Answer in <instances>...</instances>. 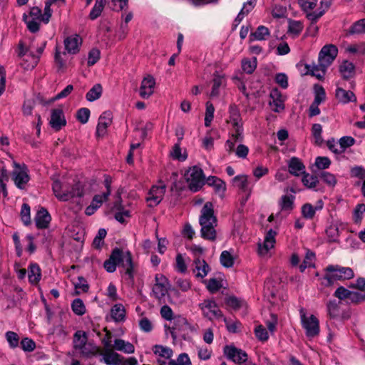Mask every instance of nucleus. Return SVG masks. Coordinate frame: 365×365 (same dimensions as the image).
Here are the masks:
<instances>
[{"label": "nucleus", "mask_w": 365, "mask_h": 365, "mask_svg": "<svg viewBox=\"0 0 365 365\" xmlns=\"http://www.w3.org/2000/svg\"><path fill=\"white\" fill-rule=\"evenodd\" d=\"M223 83V78L220 76L215 75L213 79L212 88L210 93V97H216L219 95V88Z\"/></svg>", "instance_id": "obj_54"}, {"label": "nucleus", "mask_w": 365, "mask_h": 365, "mask_svg": "<svg viewBox=\"0 0 365 365\" xmlns=\"http://www.w3.org/2000/svg\"><path fill=\"white\" fill-rule=\"evenodd\" d=\"M220 262L225 267H231L234 264V258L228 251H223L220 255Z\"/></svg>", "instance_id": "obj_51"}, {"label": "nucleus", "mask_w": 365, "mask_h": 365, "mask_svg": "<svg viewBox=\"0 0 365 365\" xmlns=\"http://www.w3.org/2000/svg\"><path fill=\"white\" fill-rule=\"evenodd\" d=\"M199 222L201 226L200 233L204 239L214 241L216 239L215 227L217 220L214 215L213 205L211 202H206L201 210Z\"/></svg>", "instance_id": "obj_1"}, {"label": "nucleus", "mask_w": 365, "mask_h": 365, "mask_svg": "<svg viewBox=\"0 0 365 365\" xmlns=\"http://www.w3.org/2000/svg\"><path fill=\"white\" fill-rule=\"evenodd\" d=\"M155 283L153 287V294L159 300L163 298L168 292L169 283L163 274H157L155 277Z\"/></svg>", "instance_id": "obj_9"}, {"label": "nucleus", "mask_w": 365, "mask_h": 365, "mask_svg": "<svg viewBox=\"0 0 365 365\" xmlns=\"http://www.w3.org/2000/svg\"><path fill=\"white\" fill-rule=\"evenodd\" d=\"M327 274L324 277V284L327 286L332 284L336 280H345L354 277L352 269L339 265H329L325 269Z\"/></svg>", "instance_id": "obj_3"}, {"label": "nucleus", "mask_w": 365, "mask_h": 365, "mask_svg": "<svg viewBox=\"0 0 365 365\" xmlns=\"http://www.w3.org/2000/svg\"><path fill=\"white\" fill-rule=\"evenodd\" d=\"M304 174V175L302 178V182L304 185L308 188L315 187L319 182L317 177L308 173L305 174V173Z\"/></svg>", "instance_id": "obj_49"}, {"label": "nucleus", "mask_w": 365, "mask_h": 365, "mask_svg": "<svg viewBox=\"0 0 365 365\" xmlns=\"http://www.w3.org/2000/svg\"><path fill=\"white\" fill-rule=\"evenodd\" d=\"M339 72L344 79H350L355 75V66L351 62L344 61L339 66Z\"/></svg>", "instance_id": "obj_24"}, {"label": "nucleus", "mask_w": 365, "mask_h": 365, "mask_svg": "<svg viewBox=\"0 0 365 365\" xmlns=\"http://www.w3.org/2000/svg\"><path fill=\"white\" fill-rule=\"evenodd\" d=\"M113 348L125 354H133L135 351V347L130 342L121 339H115Z\"/></svg>", "instance_id": "obj_23"}, {"label": "nucleus", "mask_w": 365, "mask_h": 365, "mask_svg": "<svg viewBox=\"0 0 365 365\" xmlns=\"http://www.w3.org/2000/svg\"><path fill=\"white\" fill-rule=\"evenodd\" d=\"M155 85V81L152 76L148 75L145 76L143 79L139 89V94L140 97L144 99H147L151 96L154 92Z\"/></svg>", "instance_id": "obj_14"}, {"label": "nucleus", "mask_w": 365, "mask_h": 365, "mask_svg": "<svg viewBox=\"0 0 365 365\" xmlns=\"http://www.w3.org/2000/svg\"><path fill=\"white\" fill-rule=\"evenodd\" d=\"M204 317L210 320L223 318L222 313L215 300L207 299L199 304Z\"/></svg>", "instance_id": "obj_6"}, {"label": "nucleus", "mask_w": 365, "mask_h": 365, "mask_svg": "<svg viewBox=\"0 0 365 365\" xmlns=\"http://www.w3.org/2000/svg\"><path fill=\"white\" fill-rule=\"evenodd\" d=\"M106 0H96L95 4L89 14L91 19L94 20L100 16L106 5Z\"/></svg>", "instance_id": "obj_36"}, {"label": "nucleus", "mask_w": 365, "mask_h": 365, "mask_svg": "<svg viewBox=\"0 0 365 365\" xmlns=\"http://www.w3.org/2000/svg\"><path fill=\"white\" fill-rule=\"evenodd\" d=\"M5 337L6 339L7 342L9 343V346L11 349L16 348L19 346V337L16 332L8 331L5 334Z\"/></svg>", "instance_id": "obj_44"}, {"label": "nucleus", "mask_w": 365, "mask_h": 365, "mask_svg": "<svg viewBox=\"0 0 365 365\" xmlns=\"http://www.w3.org/2000/svg\"><path fill=\"white\" fill-rule=\"evenodd\" d=\"M73 284L76 289V292L78 294L86 292L88 290V284H87L86 280L82 277H78L77 280L73 282Z\"/></svg>", "instance_id": "obj_42"}, {"label": "nucleus", "mask_w": 365, "mask_h": 365, "mask_svg": "<svg viewBox=\"0 0 365 365\" xmlns=\"http://www.w3.org/2000/svg\"><path fill=\"white\" fill-rule=\"evenodd\" d=\"M87 334L85 331L78 330L73 336V347L78 350L87 344Z\"/></svg>", "instance_id": "obj_29"}, {"label": "nucleus", "mask_w": 365, "mask_h": 365, "mask_svg": "<svg viewBox=\"0 0 365 365\" xmlns=\"http://www.w3.org/2000/svg\"><path fill=\"white\" fill-rule=\"evenodd\" d=\"M207 184L214 187L216 192L222 194L226 190L225 183L220 178L212 176L207 180Z\"/></svg>", "instance_id": "obj_37"}, {"label": "nucleus", "mask_w": 365, "mask_h": 365, "mask_svg": "<svg viewBox=\"0 0 365 365\" xmlns=\"http://www.w3.org/2000/svg\"><path fill=\"white\" fill-rule=\"evenodd\" d=\"M289 171L292 175L299 176L305 173V167L299 159L293 157L289 162Z\"/></svg>", "instance_id": "obj_25"}, {"label": "nucleus", "mask_w": 365, "mask_h": 365, "mask_svg": "<svg viewBox=\"0 0 365 365\" xmlns=\"http://www.w3.org/2000/svg\"><path fill=\"white\" fill-rule=\"evenodd\" d=\"M197 356L203 361H206L210 359L212 355V351L205 346H197Z\"/></svg>", "instance_id": "obj_64"}, {"label": "nucleus", "mask_w": 365, "mask_h": 365, "mask_svg": "<svg viewBox=\"0 0 365 365\" xmlns=\"http://www.w3.org/2000/svg\"><path fill=\"white\" fill-rule=\"evenodd\" d=\"M112 122V114L109 111L102 113L98 119L96 128L97 137H103L107 133V128Z\"/></svg>", "instance_id": "obj_16"}, {"label": "nucleus", "mask_w": 365, "mask_h": 365, "mask_svg": "<svg viewBox=\"0 0 365 365\" xmlns=\"http://www.w3.org/2000/svg\"><path fill=\"white\" fill-rule=\"evenodd\" d=\"M35 223L38 229L47 228L51 220V217L48 211L44 208H41L35 216Z\"/></svg>", "instance_id": "obj_20"}, {"label": "nucleus", "mask_w": 365, "mask_h": 365, "mask_svg": "<svg viewBox=\"0 0 365 365\" xmlns=\"http://www.w3.org/2000/svg\"><path fill=\"white\" fill-rule=\"evenodd\" d=\"M90 117V110L86 108H82L77 112V118L83 124L88 122Z\"/></svg>", "instance_id": "obj_63"}, {"label": "nucleus", "mask_w": 365, "mask_h": 365, "mask_svg": "<svg viewBox=\"0 0 365 365\" xmlns=\"http://www.w3.org/2000/svg\"><path fill=\"white\" fill-rule=\"evenodd\" d=\"M107 232L105 229H99L97 235L93 240V246L96 249H101L104 243V238L106 237Z\"/></svg>", "instance_id": "obj_47"}, {"label": "nucleus", "mask_w": 365, "mask_h": 365, "mask_svg": "<svg viewBox=\"0 0 365 365\" xmlns=\"http://www.w3.org/2000/svg\"><path fill=\"white\" fill-rule=\"evenodd\" d=\"M314 257L315 255L314 252L309 250L307 252L305 258L303 262L299 266L300 272H304L307 267H311L312 265V261L314 259Z\"/></svg>", "instance_id": "obj_55"}, {"label": "nucleus", "mask_w": 365, "mask_h": 365, "mask_svg": "<svg viewBox=\"0 0 365 365\" xmlns=\"http://www.w3.org/2000/svg\"><path fill=\"white\" fill-rule=\"evenodd\" d=\"M210 272V267L207 263L200 257L196 258L193 262L192 272L197 278H203Z\"/></svg>", "instance_id": "obj_18"}, {"label": "nucleus", "mask_w": 365, "mask_h": 365, "mask_svg": "<svg viewBox=\"0 0 365 365\" xmlns=\"http://www.w3.org/2000/svg\"><path fill=\"white\" fill-rule=\"evenodd\" d=\"M215 108L210 102L206 103L205 125L209 127L214 117Z\"/></svg>", "instance_id": "obj_50"}, {"label": "nucleus", "mask_w": 365, "mask_h": 365, "mask_svg": "<svg viewBox=\"0 0 365 365\" xmlns=\"http://www.w3.org/2000/svg\"><path fill=\"white\" fill-rule=\"evenodd\" d=\"M65 194H70L68 197V201L70 200L79 199L84 195V190L83 185L78 182L75 183L70 190H64Z\"/></svg>", "instance_id": "obj_26"}, {"label": "nucleus", "mask_w": 365, "mask_h": 365, "mask_svg": "<svg viewBox=\"0 0 365 365\" xmlns=\"http://www.w3.org/2000/svg\"><path fill=\"white\" fill-rule=\"evenodd\" d=\"M21 218L26 226H28L31 223V210L29 205L26 203H24L21 206Z\"/></svg>", "instance_id": "obj_43"}, {"label": "nucleus", "mask_w": 365, "mask_h": 365, "mask_svg": "<svg viewBox=\"0 0 365 365\" xmlns=\"http://www.w3.org/2000/svg\"><path fill=\"white\" fill-rule=\"evenodd\" d=\"M303 29L302 24L299 21L289 20L288 32L295 36L299 35Z\"/></svg>", "instance_id": "obj_46"}, {"label": "nucleus", "mask_w": 365, "mask_h": 365, "mask_svg": "<svg viewBox=\"0 0 365 365\" xmlns=\"http://www.w3.org/2000/svg\"><path fill=\"white\" fill-rule=\"evenodd\" d=\"M277 235V232L273 230L270 229L267 231L263 243L258 244V254L261 257H267L268 253L270 250L273 249L275 245V237Z\"/></svg>", "instance_id": "obj_10"}, {"label": "nucleus", "mask_w": 365, "mask_h": 365, "mask_svg": "<svg viewBox=\"0 0 365 365\" xmlns=\"http://www.w3.org/2000/svg\"><path fill=\"white\" fill-rule=\"evenodd\" d=\"M269 36V29L264 26H259L255 32L251 34L250 38L251 40L263 41L265 40Z\"/></svg>", "instance_id": "obj_34"}, {"label": "nucleus", "mask_w": 365, "mask_h": 365, "mask_svg": "<svg viewBox=\"0 0 365 365\" xmlns=\"http://www.w3.org/2000/svg\"><path fill=\"white\" fill-rule=\"evenodd\" d=\"M191 190L197 191L204 184V175L201 168L194 166L188 169L184 175Z\"/></svg>", "instance_id": "obj_5"}, {"label": "nucleus", "mask_w": 365, "mask_h": 365, "mask_svg": "<svg viewBox=\"0 0 365 365\" xmlns=\"http://www.w3.org/2000/svg\"><path fill=\"white\" fill-rule=\"evenodd\" d=\"M23 19L26 24L28 29L31 32L36 33L39 30L40 23L42 21L32 19L30 17H29L28 15H26V14H24Z\"/></svg>", "instance_id": "obj_40"}, {"label": "nucleus", "mask_w": 365, "mask_h": 365, "mask_svg": "<svg viewBox=\"0 0 365 365\" xmlns=\"http://www.w3.org/2000/svg\"><path fill=\"white\" fill-rule=\"evenodd\" d=\"M316 213L314 206L309 203L304 204L302 207V214L306 219H312Z\"/></svg>", "instance_id": "obj_58"}, {"label": "nucleus", "mask_w": 365, "mask_h": 365, "mask_svg": "<svg viewBox=\"0 0 365 365\" xmlns=\"http://www.w3.org/2000/svg\"><path fill=\"white\" fill-rule=\"evenodd\" d=\"M14 170L12 172V178L17 187L23 189L29 180L28 169L25 164H19L14 162Z\"/></svg>", "instance_id": "obj_7"}, {"label": "nucleus", "mask_w": 365, "mask_h": 365, "mask_svg": "<svg viewBox=\"0 0 365 365\" xmlns=\"http://www.w3.org/2000/svg\"><path fill=\"white\" fill-rule=\"evenodd\" d=\"M108 196L109 192H103L102 195H96L93 198L91 205H93L97 209H98L103 202L108 200Z\"/></svg>", "instance_id": "obj_62"}, {"label": "nucleus", "mask_w": 365, "mask_h": 365, "mask_svg": "<svg viewBox=\"0 0 365 365\" xmlns=\"http://www.w3.org/2000/svg\"><path fill=\"white\" fill-rule=\"evenodd\" d=\"M153 351L156 356L158 365H163V363H168L172 359L173 351L172 349L163 345H155L153 348Z\"/></svg>", "instance_id": "obj_12"}, {"label": "nucleus", "mask_w": 365, "mask_h": 365, "mask_svg": "<svg viewBox=\"0 0 365 365\" xmlns=\"http://www.w3.org/2000/svg\"><path fill=\"white\" fill-rule=\"evenodd\" d=\"M163 365H192V362L187 354L181 353L176 359H172L168 363H163Z\"/></svg>", "instance_id": "obj_31"}, {"label": "nucleus", "mask_w": 365, "mask_h": 365, "mask_svg": "<svg viewBox=\"0 0 365 365\" xmlns=\"http://www.w3.org/2000/svg\"><path fill=\"white\" fill-rule=\"evenodd\" d=\"M327 68L328 67H323L322 62L319 61L317 65L312 63L307 66L308 71L318 79H322L324 78Z\"/></svg>", "instance_id": "obj_28"}, {"label": "nucleus", "mask_w": 365, "mask_h": 365, "mask_svg": "<svg viewBox=\"0 0 365 365\" xmlns=\"http://www.w3.org/2000/svg\"><path fill=\"white\" fill-rule=\"evenodd\" d=\"M21 346L24 351L31 352L36 349V343L31 339L26 337L21 341Z\"/></svg>", "instance_id": "obj_56"}, {"label": "nucleus", "mask_w": 365, "mask_h": 365, "mask_svg": "<svg viewBox=\"0 0 365 365\" xmlns=\"http://www.w3.org/2000/svg\"><path fill=\"white\" fill-rule=\"evenodd\" d=\"M225 354L235 363H244L247 360V354L242 349L235 346H227L224 350Z\"/></svg>", "instance_id": "obj_15"}, {"label": "nucleus", "mask_w": 365, "mask_h": 365, "mask_svg": "<svg viewBox=\"0 0 365 365\" xmlns=\"http://www.w3.org/2000/svg\"><path fill=\"white\" fill-rule=\"evenodd\" d=\"M66 123L63 110L61 109H53L51 110L49 124L52 128L58 131L61 129Z\"/></svg>", "instance_id": "obj_17"}, {"label": "nucleus", "mask_w": 365, "mask_h": 365, "mask_svg": "<svg viewBox=\"0 0 365 365\" xmlns=\"http://www.w3.org/2000/svg\"><path fill=\"white\" fill-rule=\"evenodd\" d=\"M294 197L293 195H282L279 204L282 210L291 211L293 209Z\"/></svg>", "instance_id": "obj_35"}, {"label": "nucleus", "mask_w": 365, "mask_h": 365, "mask_svg": "<svg viewBox=\"0 0 365 365\" xmlns=\"http://www.w3.org/2000/svg\"><path fill=\"white\" fill-rule=\"evenodd\" d=\"M81 44V38L78 35L70 36L64 40L65 49L71 54L78 53L79 51Z\"/></svg>", "instance_id": "obj_19"}, {"label": "nucleus", "mask_w": 365, "mask_h": 365, "mask_svg": "<svg viewBox=\"0 0 365 365\" xmlns=\"http://www.w3.org/2000/svg\"><path fill=\"white\" fill-rule=\"evenodd\" d=\"M322 127L320 124L316 123L312 125V133L314 138V143L317 145H320L322 141Z\"/></svg>", "instance_id": "obj_52"}, {"label": "nucleus", "mask_w": 365, "mask_h": 365, "mask_svg": "<svg viewBox=\"0 0 365 365\" xmlns=\"http://www.w3.org/2000/svg\"><path fill=\"white\" fill-rule=\"evenodd\" d=\"M78 351L82 355L86 357H90L97 354L100 350L99 348L96 345L91 343H87L85 346L78 349Z\"/></svg>", "instance_id": "obj_38"}, {"label": "nucleus", "mask_w": 365, "mask_h": 365, "mask_svg": "<svg viewBox=\"0 0 365 365\" xmlns=\"http://www.w3.org/2000/svg\"><path fill=\"white\" fill-rule=\"evenodd\" d=\"M120 264L125 269V274L129 278L133 277V262L131 255L129 252H123L119 249L113 251L110 258L104 262V268L108 272H113L116 265Z\"/></svg>", "instance_id": "obj_2"}, {"label": "nucleus", "mask_w": 365, "mask_h": 365, "mask_svg": "<svg viewBox=\"0 0 365 365\" xmlns=\"http://www.w3.org/2000/svg\"><path fill=\"white\" fill-rule=\"evenodd\" d=\"M338 53V49L333 44L322 47L319 53V61L322 62L323 67H329L334 61Z\"/></svg>", "instance_id": "obj_8"}, {"label": "nucleus", "mask_w": 365, "mask_h": 365, "mask_svg": "<svg viewBox=\"0 0 365 365\" xmlns=\"http://www.w3.org/2000/svg\"><path fill=\"white\" fill-rule=\"evenodd\" d=\"M173 319L174 320L173 327H172L173 329H192V325L187 322L186 318L182 316H177L173 317Z\"/></svg>", "instance_id": "obj_32"}, {"label": "nucleus", "mask_w": 365, "mask_h": 365, "mask_svg": "<svg viewBox=\"0 0 365 365\" xmlns=\"http://www.w3.org/2000/svg\"><path fill=\"white\" fill-rule=\"evenodd\" d=\"M165 192V185L164 184L153 186L146 198L149 206L153 207L158 205L161 202Z\"/></svg>", "instance_id": "obj_13"}, {"label": "nucleus", "mask_w": 365, "mask_h": 365, "mask_svg": "<svg viewBox=\"0 0 365 365\" xmlns=\"http://www.w3.org/2000/svg\"><path fill=\"white\" fill-rule=\"evenodd\" d=\"M335 95L336 99L342 103H348L356 101V98L353 92L341 88H336Z\"/></svg>", "instance_id": "obj_22"}, {"label": "nucleus", "mask_w": 365, "mask_h": 365, "mask_svg": "<svg viewBox=\"0 0 365 365\" xmlns=\"http://www.w3.org/2000/svg\"><path fill=\"white\" fill-rule=\"evenodd\" d=\"M272 101H269L271 108L274 112H280L284 110V100L277 90L272 91L270 93Z\"/></svg>", "instance_id": "obj_21"}, {"label": "nucleus", "mask_w": 365, "mask_h": 365, "mask_svg": "<svg viewBox=\"0 0 365 365\" xmlns=\"http://www.w3.org/2000/svg\"><path fill=\"white\" fill-rule=\"evenodd\" d=\"M319 177L327 185L330 187H334L336 184V179L335 176L329 172H321Z\"/></svg>", "instance_id": "obj_53"}, {"label": "nucleus", "mask_w": 365, "mask_h": 365, "mask_svg": "<svg viewBox=\"0 0 365 365\" xmlns=\"http://www.w3.org/2000/svg\"><path fill=\"white\" fill-rule=\"evenodd\" d=\"M103 88L101 84H95L86 93V98L88 101L93 102L101 98Z\"/></svg>", "instance_id": "obj_30"}, {"label": "nucleus", "mask_w": 365, "mask_h": 365, "mask_svg": "<svg viewBox=\"0 0 365 365\" xmlns=\"http://www.w3.org/2000/svg\"><path fill=\"white\" fill-rule=\"evenodd\" d=\"M110 316L116 322L124 321L125 318V309L123 305L121 304H115L111 308Z\"/></svg>", "instance_id": "obj_27"}, {"label": "nucleus", "mask_w": 365, "mask_h": 365, "mask_svg": "<svg viewBox=\"0 0 365 365\" xmlns=\"http://www.w3.org/2000/svg\"><path fill=\"white\" fill-rule=\"evenodd\" d=\"M232 181H233L235 186H236L239 189H241L244 191L247 190V184H248L247 175H240L235 176L233 178Z\"/></svg>", "instance_id": "obj_45"}, {"label": "nucleus", "mask_w": 365, "mask_h": 365, "mask_svg": "<svg viewBox=\"0 0 365 365\" xmlns=\"http://www.w3.org/2000/svg\"><path fill=\"white\" fill-rule=\"evenodd\" d=\"M52 189L55 196L61 201H68L70 194H65L62 190L61 182L58 180H54L52 185Z\"/></svg>", "instance_id": "obj_33"}, {"label": "nucleus", "mask_w": 365, "mask_h": 365, "mask_svg": "<svg viewBox=\"0 0 365 365\" xmlns=\"http://www.w3.org/2000/svg\"><path fill=\"white\" fill-rule=\"evenodd\" d=\"M230 122L232 126L242 125V120L240 117L239 111L235 106H231L230 109Z\"/></svg>", "instance_id": "obj_48"}, {"label": "nucleus", "mask_w": 365, "mask_h": 365, "mask_svg": "<svg viewBox=\"0 0 365 365\" xmlns=\"http://www.w3.org/2000/svg\"><path fill=\"white\" fill-rule=\"evenodd\" d=\"M104 345L106 349L101 354L103 355L101 361L107 365H120L122 356L110 348V344L109 341L104 342Z\"/></svg>", "instance_id": "obj_11"}, {"label": "nucleus", "mask_w": 365, "mask_h": 365, "mask_svg": "<svg viewBox=\"0 0 365 365\" xmlns=\"http://www.w3.org/2000/svg\"><path fill=\"white\" fill-rule=\"evenodd\" d=\"M257 67V58L254 57L252 60L244 59L242 61V68L244 72L251 74Z\"/></svg>", "instance_id": "obj_41"}, {"label": "nucleus", "mask_w": 365, "mask_h": 365, "mask_svg": "<svg viewBox=\"0 0 365 365\" xmlns=\"http://www.w3.org/2000/svg\"><path fill=\"white\" fill-rule=\"evenodd\" d=\"M300 319L302 327L305 330L307 336L313 338L319 334V322L313 314L307 316L304 309L299 310Z\"/></svg>", "instance_id": "obj_4"}, {"label": "nucleus", "mask_w": 365, "mask_h": 365, "mask_svg": "<svg viewBox=\"0 0 365 365\" xmlns=\"http://www.w3.org/2000/svg\"><path fill=\"white\" fill-rule=\"evenodd\" d=\"M29 281L34 284L37 283L41 279V269L36 264H31L29 271Z\"/></svg>", "instance_id": "obj_39"}, {"label": "nucleus", "mask_w": 365, "mask_h": 365, "mask_svg": "<svg viewBox=\"0 0 365 365\" xmlns=\"http://www.w3.org/2000/svg\"><path fill=\"white\" fill-rule=\"evenodd\" d=\"M72 309L78 315H83L86 312L84 304L80 299H76L73 302Z\"/></svg>", "instance_id": "obj_60"}, {"label": "nucleus", "mask_w": 365, "mask_h": 365, "mask_svg": "<svg viewBox=\"0 0 365 365\" xmlns=\"http://www.w3.org/2000/svg\"><path fill=\"white\" fill-rule=\"evenodd\" d=\"M339 148L343 153L347 148L354 144L355 140L351 136H344L339 139Z\"/></svg>", "instance_id": "obj_59"}, {"label": "nucleus", "mask_w": 365, "mask_h": 365, "mask_svg": "<svg viewBox=\"0 0 365 365\" xmlns=\"http://www.w3.org/2000/svg\"><path fill=\"white\" fill-rule=\"evenodd\" d=\"M314 164L318 169L324 170L330 166L331 160L327 157H317Z\"/></svg>", "instance_id": "obj_61"}, {"label": "nucleus", "mask_w": 365, "mask_h": 365, "mask_svg": "<svg viewBox=\"0 0 365 365\" xmlns=\"http://www.w3.org/2000/svg\"><path fill=\"white\" fill-rule=\"evenodd\" d=\"M365 32V19L354 23L349 29L350 34H361Z\"/></svg>", "instance_id": "obj_57"}]
</instances>
